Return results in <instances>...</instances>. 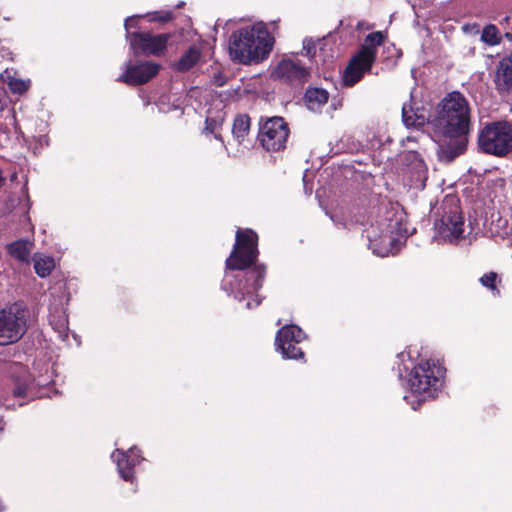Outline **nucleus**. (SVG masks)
<instances>
[{
  "label": "nucleus",
  "mask_w": 512,
  "mask_h": 512,
  "mask_svg": "<svg viewBox=\"0 0 512 512\" xmlns=\"http://www.w3.org/2000/svg\"><path fill=\"white\" fill-rule=\"evenodd\" d=\"M258 241V234L253 229L238 228L235 233V244L225 261L228 270H246L243 278L236 279L235 284L230 283V292L239 301L249 298L246 303L247 309H253L261 304L257 293L262 288L266 275V266L256 264L259 256Z\"/></svg>",
  "instance_id": "1"
},
{
  "label": "nucleus",
  "mask_w": 512,
  "mask_h": 512,
  "mask_svg": "<svg viewBox=\"0 0 512 512\" xmlns=\"http://www.w3.org/2000/svg\"><path fill=\"white\" fill-rule=\"evenodd\" d=\"M272 37L262 22L234 31L229 39L232 60L242 64L260 63L267 59L274 46Z\"/></svg>",
  "instance_id": "2"
},
{
  "label": "nucleus",
  "mask_w": 512,
  "mask_h": 512,
  "mask_svg": "<svg viewBox=\"0 0 512 512\" xmlns=\"http://www.w3.org/2000/svg\"><path fill=\"white\" fill-rule=\"evenodd\" d=\"M430 124L442 136L469 135L471 108L468 100L458 91L448 93L431 115Z\"/></svg>",
  "instance_id": "3"
},
{
  "label": "nucleus",
  "mask_w": 512,
  "mask_h": 512,
  "mask_svg": "<svg viewBox=\"0 0 512 512\" xmlns=\"http://www.w3.org/2000/svg\"><path fill=\"white\" fill-rule=\"evenodd\" d=\"M445 368L435 360H421L409 375V386L414 394L423 395V400L433 399L441 386Z\"/></svg>",
  "instance_id": "4"
},
{
  "label": "nucleus",
  "mask_w": 512,
  "mask_h": 512,
  "mask_svg": "<svg viewBox=\"0 0 512 512\" xmlns=\"http://www.w3.org/2000/svg\"><path fill=\"white\" fill-rule=\"evenodd\" d=\"M30 311L23 302L0 310V345L7 346L18 342L26 334L29 326Z\"/></svg>",
  "instance_id": "5"
},
{
  "label": "nucleus",
  "mask_w": 512,
  "mask_h": 512,
  "mask_svg": "<svg viewBox=\"0 0 512 512\" xmlns=\"http://www.w3.org/2000/svg\"><path fill=\"white\" fill-rule=\"evenodd\" d=\"M478 145L484 153L507 155L512 151V125L506 121L486 124L479 132Z\"/></svg>",
  "instance_id": "6"
},
{
  "label": "nucleus",
  "mask_w": 512,
  "mask_h": 512,
  "mask_svg": "<svg viewBox=\"0 0 512 512\" xmlns=\"http://www.w3.org/2000/svg\"><path fill=\"white\" fill-rule=\"evenodd\" d=\"M290 128L281 116H261L258 122L257 140L267 152H280L286 149Z\"/></svg>",
  "instance_id": "7"
},
{
  "label": "nucleus",
  "mask_w": 512,
  "mask_h": 512,
  "mask_svg": "<svg viewBox=\"0 0 512 512\" xmlns=\"http://www.w3.org/2000/svg\"><path fill=\"white\" fill-rule=\"evenodd\" d=\"M441 210V218L435 223L438 233L450 240L461 238L464 233V217L459 198L453 195L445 196Z\"/></svg>",
  "instance_id": "8"
},
{
  "label": "nucleus",
  "mask_w": 512,
  "mask_h": 512,
  "mask_svg": "<svg viewBox=\"0 0 512 512\" xmlns=\"http://www.w3.org/2000/svg\"><path fill=\"white\" fill-rule=\"evenodd\" d=\"M172 33H162L153 35L150 32L128 33L130 47L134 55H164Z\"/></svg>",
  "instance_id": "9"
},
{
  "label": "nucleus",
  "mask_w": 512,
  "mask_h": 512,
  "mask_svg": "<svg viewBox=\"0 0 512 512\" xmlns=\"http://www.w3.org/2000/svg\"><path fill=\"white\" fill-rule=\"evenodd\" d=\"M305 339L306 334L299 326L284 325L276 333V349L282 353L284 358L303 360L305 353L298 345Z\"/></svg>",
  "instance_id": "10"
},
{
  "label": "nucleus",
  "mask_w": 512,
  "mask_h": 512,
  "mask_svg": "<svg viewBox=\"0 0 512 512\" xmlns=\"http://www.w3.org/2000/svg\"><path fill=\"white\" fill-rule=\"evenodd\" d=\"M271 76L275 80L298 87L309 80L310 70L298 60L285 58L274 67Z\"/></svg>",
  "instance_id": "11"
},
{
  "label": "nucleus",
  "mask_w": 512,
  "mask_h": 512,
  "mask_svg": "<svg viewBox=\"0 0 512 512\" xmlns=\"http://www.w3.org/2000/svg\"><path fill=\"white\" fill-rule=\"evenodd\" d=\"M160 70V65L152 61H140L135 64L126 63V69L118 78V82L129 86L146 84L153 79Z\"/></svg>",
  "instance_id": "12"
},
{
  "label": "nucleus",
  "mask_w": 512,
  "mask_h": 512,
  "mask_svg": "<svg viewBox=\"0 0 512 512\" xmlns=\"http://www.w3.org/2000/svg\"><path fill=\"white\" fill-rule=\"evenodd\" d=\"M115 461L120 477L126 481L133 483L135 480V466L140 462L138 451L130 449L128 452L117 449L115 451Z\"/></svg>",
  "instance_id": "13"
},
{
  "label": "nucleus",
  "mask_w": 512,
  "mask_h": 512,
  "mask_svg": "<svg viewBox=\"0 0 512 512\" xmlns=\"http://www.w3.org/2000/svg\"><path fill=\"white\" fill-rule=\"evenodd\" d=\"M446 137L450 140L439 146L438 156L440 160L451 163L466 151L468 135Z\"/></svg>",
  "instance_id": "14"
},
{
  "label": "nucleus",
  "mask_w": 512,
  "mask_h": 512,
  "mask_svg": "<svg viewBox=\"0 0 512 512\" xmlns=\"http://www.w3.org/2000/svg\"><path fill=\"white\" fill-rule=\"evenodd\" d=\"M251 130V118L248 114H237L232 124V136L238 145L251 144L249 134Z\"/></svg>",
  "instance_id": "15"
},
{
  "label": "nucleus",
  "mask_w": 512,
  "mask_h": 512,
  "mask_svg": "<svg viewBox=\"0 0 512 512\" xmlns=\"http://www.w3.org/2000/svg\"><path fill=\"white\" fill-rule=\"evenodd\" d=\"M496 85L500 91L512 90V54L500 61L496 74Z\"/></svg>",
  "instance_id": "16"
},
{
  "label": "nucleus",
  "mask_w": 512,
  "mask_h": 512,
  "mask_svg": "<svg viewBox=\"0 0 512 512\" xmlns=\"http://www.w3.org/2000/svg\"><path fill=\"white\" fill-rule=\"evenodd\" d=\"M304 102L311 111H320L328 102L329 93L327 90L319 87H308L304 94Z\"/></svg>",
  "instance_id": "17"
},
{
  "label": "nucleus",
  "mask_w": 512,
  "mask_h": 512,
  "mask_svg": "<svg viewBox=\"0 0 512 512\" xmlns=\"http://www.w3.org/2000/svg\"><path fill=\"white\" fill-rule=\"evenodd\" d=\"M33 244L24 239H19L7 244L6 250L8 254L20 262H28Z\"/></svg>",
  "instance_id": "18"
},
{
  "label": "nucleus",
  "mask_w": 512,
  "mask_h": 512,
  "mask_svg": "<svg viewBox=\"0 0 512 512\" xmlns=\"http://www.w3.org/2000/svg\"><path fill=\"white\" fill-rule=\"evenodd\" d=\"M200 58V50L196 46H191L174 64V69L181 73L187 72L199 62Z\"/></svg>",
  "instance_id": "19"
},
{
  "label": "nucleus",
  "mask_w": 512,
  "mask_h": 512,
  "mask_svg": "<svg viewBox=\"0 0 512 512\" xmlns=\"http://www.w3.org/2000/svg\"><path fill=\"white\" fill-rule=\"evenodd\" d=\"M376 58L377 57L369 52L368 49H359V51L351 58L349 63L367 73L371 71Z\"/></svg>",
  "instance_id": "20"
},
{
  "label": "nucleus",
  "mask_w": 512,
  "mask_h": 512,
  "mask_svg": "<svg viewBox=\"0 0 512 512\" xmlns=\"http://www.w3.org/2000/svg\"><path fill=\"white\" fill-rule=\"evenodd\" d=\"M385 35L381 31H375L369 33L365 39L364 43L361 45L360 49H368L373 55L377 57V48L384 43Z\"/></svg>",
  "instance_id": "21"
},
{
  "label": "nucleus",
  "mask_w": 512,
  "mask_h": 512,
  "mask_svg": "<svg viewBox=\"0 0 512 512\" xmlns=\"http://www.w3.org/2000/svg\"><path fill=\"white\" fill-rule=\"evenodd\" d=\"M365 75V72L360 68L348 63L343 73V84L346 87H353Z\"/></svg>",
  "instance_id": "22"
},
{
  "label": "nucleus",
  "mask_w": 512,
  "mask_h": 512,
  "mask_svg": "<svg viewBox=\"0 0 512 512\" xmlns=\"http://www.w3.org/2000/svg\"><path fill=\"white\" fill-rule=\"evenodd\" d=\"M481 40L490 46L498 45L501 40V32L494 24L486 25L481 33Z\"/></svg>",
  "instance_id": "23"
},
{
  "label": "nucleus",
  "mask_w": 512,
  "mask_h": 512,
  "mask_svg": "<svg viewBox=\"0 0 512 512\" xmlns=\"http://www.w3.org/2000/svg\"><path fill=\"white\" fill-rule=\"evenodd\" d=\"M54 267L55 262L52 257L39 258L34 263L35 273L41 278L49 276Z\"/></svg>",
  "instance_id": "24"
},
{
  "label": "nucleus",
  "mask_w": 512,
  "mask_h": 512,
  "mask_svg": "<svg viewBox=\"0 0 512 512\" xmlns=\"http://www.w3.org/2000/svg\"><path fill=\"white\" fill-rule=\"evenodd\" d=\"M8 88L14 94H23L29 88V82H26L22 79L12 78L8 82Z\"/></svg>",
  "instance_id": "25"
},
{
  "label": "nucleus",
  "mask_w": 512,
  "mask_h": 512,
  "mask_svg": "<svg viewBox=\"0 0 512 512\" xmlns=\"http://www.w3.org/2000/svg\"><path fill=\"white\" fill-rule=\"evenodd\" d=\"M479 281H480V283H481L484 287H486V288H488V289H490V290H492V291H495V290H496V291H497V293H499V290L497 289V285H496L497 281H499V280H498V275H497V273H496V272L491 271V272L485 273V274H484V275L479 279Z\"/></svg>",
  "instance_id": "26"
},
{
  "label": "nucleus",
  "mask_w": 512,
  "mask_h": 512,
  "mask_svg": "<svg viewBox=\"0 0 512 512\" xmlns=\"http://www.w3.org/2000/svg\"><path fill=\"white\" fill-rule=\"evenodd\" d=\"M149 22L167 23L174 18L171 11H155L147 15Z\"/></svg>",
  "instance_id": "27"
},
{
  "label": "nucleus",
  "mask_w": 512,
  "mask_h": 512,
  "mask_svg": "<svg viewBox=\"0 0 512 512\" xmlns=\"http://www.w3.org/2000/svg\"><path fill=\"white\" fill-rule=\"evenodd\" d=\"M403 122L407 127H422L425 124V118L423 116L415 115V119L411 121V115L403 109L402 112Z\"/></svg>",
  "instance_id": "28"
},
{
  "label": "nucleus",
  "mask_w": 512,
  "mask_h": 512,
  "mask_svg": "<svg viewBox=\"0 0 512 512\" xmlns=\"http://www.w3.org/2000/svg\"><path fill=\"white\" fill-rule=\"evenodd\" d=\"M499 25L503 31L504 37L508 41H512V16L506 15L500 19Z\"/></svg>",
  "instance_id": "29"
},
{
  "label": "nucleus",
  "mask_w": 512,
  "mask_h": 512,
  "mask_svg": "<svg viewBox=\"0 0 512 512\" xmlns=\"http://www.w3.org/2000/svg\"><path fill=\"white\" fill-rule=\"evenodd\" d=\"M221 126V122H219L215 118L207 117L205 120V133H215L217 129Z\"/></svg>",
  "instance_id": "30"
},
{
  "label": "nucleus",
  "mask_w": 512,
  "mask_h": 512,
  "mask_svg": "<svg viewBox=\"0 0 512 512\" xmlns=\"http://www.w3.org/2000/svg\"><path fill=\"white\" fill-rule=\"evenodd\" d=\"M28 387L26 384H18L13 389V395L15 397H26L27 396Z\"/></svg>",
  "instance_id": "31"
},
{
  "label": "nucleus",
  "mask_w": 512,
  "mask_h": 512,
  "mask_svg": "<svg viewBox=\"0 0 512 512\" xmlns=\"http://www.w3.org/2000/svg\"><path fill=\"white\" fill-rule=\"evenodd\" d=\"M124 26H125V28L127 30V34L130 33L129 32L130 29L136 28L138 26V17L137 16L128 17L125 20Z\"/></svg>",
  "instance_id": "32"
},
{
  "label": "nucleus",
  "mask_w": 512,
  "mask_h": 512,
  "mask_svg": "<svg viewBox=\"0 0 512 512\" xmlns=\"http://www.w3.org/2000/svg\"><path fill=\"white\" fill-rule=\"evenodd\" d=\"M67 323L68 321L66 319L61 320L59 332H65L67 330Z\"/></svg>",
  "instance_id": "33"
},
{
  "label": "nucleus",
  "mask_w": 512,
  "mask_h": 512,
  "mask_svg": "<svg viewBox=\"0 0 512 512\" xmlns=\"http://www.w3.org/2000/svg\"><path fill=\"white\" fill-rule=\"evenodd\" d=\"M415 166L420 169V170H424L425 168V163L423 162V160L421 159H416V163H415Z\"/></svg>",
  "instance_id": "34"
},
{
  "label": "nucleus",
  "mask_w": 512,
  "mask_h": 512,
  "mask_svg": "<svg viewBox=\"0 0 512 512\" xmlns=\"http://www.w3.org/2000/svg\"><path fill=\"white\" fill-rule=\"evenodd\" d=\"M212 134L214 135V138H215L216 140H219V141L223 142V138H222L221 134H218V133H216V132H215V133H212Z\"/></svg>",
  "instance_id": "35"
},
{
  "label": "nucleus",
  "mask_w": 512,
  "mask_h": 512,
  "mask_svg": "<svg viewBox=\"0 0 512 512\" xmlns=\"http://www.w3.org/2000/svg\"><path fill=\"white\" fill-rule=\"evenodd\" d=\"M5 108V104L3 103V101L0 99V111H3Z\"/></svg>",
  "instance_id": "36"
},
{
  "label": "nucleus",
  "mask_w": 512,
  "mask_h": 512,
  "mask_svg": "<svg viewBox=\"0 0 512 512\" xmlns=\"http://www.w3.org/2000/svg\"><path fill=\"white\" fill-rule=\"evenodd\" d=\"M3 430L2 420L0 419V432Z\"/></svg>",
  "instance_id": "37"
},
{
  "label": "nucleus",
  "mask_w": 512,
  "mask_h": 512,
  "mask_svg": "<svg viewBox=\"0 0 512 512\" xmlns=\"http://www.w3.org/2000/svg\"><path fill=\"white\" fill-rule=\"evenodd\" d=\"M415 119V115H411V121Z\"/></svg>",
  "instance_id": "38"
}]
</instances>
